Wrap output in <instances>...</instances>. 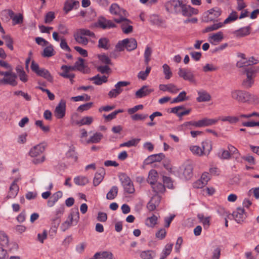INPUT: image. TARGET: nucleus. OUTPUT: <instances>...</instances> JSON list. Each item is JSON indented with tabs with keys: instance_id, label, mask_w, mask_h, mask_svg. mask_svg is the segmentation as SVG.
Masks as SVG:
<instances>
[{
	"instance_id": "69168bd1",
	"label": "nucleus",
	"mask_w": 259,
	"mask_h": 259,
	"mask_svg": "<svg viewBox=\"0 0 259 259\" xmlns=\"http://www.w3.org/2000/svg\"><path fill=\"white\" fill-rule=\"evenodd\" d=\"M13 21V25H15L17 24H21L23 21V17L22 14H19L15 15L12 19Z\"/></svg>"
},
{
	"instance_id": "37998d69",
	"label": "nucleus",
	"mask_w": 259,
	"mask_h": 259,
	"mask_svg": "<svg viewBox=\"0 0 259 259\" xmlns=\"http://www.w3.org/2000/svg\"><path fill=\"white\" fill-rule=\"evenodd\" d=\"M43 50L42 56L45 57H50L54 56L55 53L53 46L49 44Z\"/></svg>"
},
{
	"instance_id": "79ce46f5",
	"label": "nucleus",
	"mask_w": 259,
	"mask_h": 259,
	"mask_svg": "<svg viewBox=\"0 0 259 259\" xmlns=\"http://www.w3.org/2000/svg\"><path fill=\"white\" fill-rule=\"evenodd\" d=\"M158 218L157 215L153 214L146 219L145 225L149 227L153 228L157 223Z\"/></svg>"
},
{
	"instance_id": "c03bdc74",
	"label": "nucleus",
	"mask_w": 259,
	"mask_h": 259,
	"mask_svg": "<svg viewBox=\"0 0 259 259\" xmlns=\"http://www.w3.org/2000/svg\"><path fill=\"white\" fill-rule=\"evenodd\" d=\"M118 188L117 186H114L111 187L109 191L106 195V199L108 200H113L117 196Z\"/></svg>"
},
{
	"instance_id": "aec40b11",
	"label": "nucleus",
	"mask_w": 259,
	"mask_h": 259,
	"mask_svg": "<svg viewBox=\"0 0 259 259\" xmlns=\"http://www.w3.org/2000/svg\"><path fill=\"white\" fill-rule=\"evenodd\" d=\"M94 120V118L92 116H85L82 117L79 120H75L73 119V116L71 117V123L73 125L82 126L84 125H89Z\"/></svg>"
},
{
	"instance_id": "c756f323",
	"label": "nucleus",
	"mask_w": 259,
	"mask_h": 259,
	"mask_svg": "<svg viewBox=\"0 0 259 259\" xmlns=\"http://www.w3.org/2000/svg\"><path fill=\"white\" fill-rule=\"evenodd\" d=\"M62 197V193L61 191H58L54 193L52 196L48 201L47 205L49 207H53L58 200Z\"/></svg>"
},
{
	"instance_id": "7c9ffc66",
	"label": "nucleus",
	"mask_w": 259,
	"mask_h": 259,
	"mask_svg": "<svg viewBox=\"0 0 259 259\" xmlns=\"http://www.w3.org/2000/svg\"><path fill=\"white\" fill-rule=\"evenodd\" d=\"M198 97L196 100L198 102H207L210 100V95L206 91H202L198 92Z\"/></svg>"
},
{
	"instance_id": "13d9d810",
	"label": "nucleus",
	"mask_w": 259,
	"mask_h": 259,
	"mask_svg": "<svg viewBox=\"0 0 259 259\" xmlns=\"http://www.w3.org/2000/svg\"><path fill=\"white\" fill-rule=\"evenodd\" d=\"M71 67H74V70L76 69L79 71H82L84 68V59L79 58L75 63L74 66Z\"/></svg>"
},
{
	"instance_id": "e433bc0d",
	"label": "nucleus",
	"mask_w": 259,
	"mask_h": 259,
	"mask_svg": "<svg viewBox=\"0 0 259 259\" xmlns=\"http://www.w3.org/2000/svg\"><path fill=\"white\" fill-rule=\"evenodd\" d=\"M158 178L157 171L155 169H151L149 172L147 181L150 185L154 184V183H156Z\"/></svg>"
},
{
	"instance_id": "412c9836",
	"label": "nucleus",
	"mask_w": 259,
	"mask_h": 259,
	"mask_svg": "<svg viewBox=\"0 0 259 259\" xmlns=\"http://www.w3.org/2000/svg\"><path fill=\"white\" fill-rule=\"evenodd\" d=\"M161 198L159 195H155L147 204V208L150 211H154L159 205Z\"/></svg>"
},
{
	"instance_id": "6e6552de",
	"label": "nucleus",
	"mask_w": 259,
	"mask_h": 259,
	"mask_svg": "<svg viewBox=\"0 0 259 259\" xmlns=\"http://www.w3.org/2000/svg\"><path fill=\"white\" fill-rule=\"evenodd\" d=\"M119 179L125 193L133 194L135 192V190L133 183L128 176L122 173L119 175Z\"/></svg>"
},
{
	"instance_id": "9d476101",
	"label": "nucleus",
	"mask_w": 259,
	"mask_h": 259,
	"mask_svg": "<svg viewBox=\"0 0 259 259\" xmlns=\"http://www.w3.org/2000/svg\"><path fill=\"white\" fill-rule=\"evenodd\" d=\"M127 17L122 18H115L114 21L118 24H121V28L124 34H129L133 32V27L132 25V22L127 19Z\"/></svg>"
},
{
	"instance_id": "49530a36",
	"label": "nucleus",
	"mask_w": 259,
	"mask_h": 259,
	"mask_svg": "<svg viewBox=\"0 0 259 259\" xmlns=\"http://www.w3.org/2000/svg\"><path fill=\"white\" fill-rule=\"evenodd\" d=\"M189 99V97L186 96V92L185 91L181 92L178 96L174 98L172 103H180Z\"/></svg>"
},
{
	"instance_id": "bf43d9fd",
	"label": "nucleus",
	"mask_w": 259,
	"mask_h": 259,
	"mask_svg": "<svg viewBox=\"0 0 259 259\" xmlns=\"http://www.w3.org/2000/svg\"><path fill=\"white\" fill-rule=\"evenodd\" d=\"M151 68L150 66H147L145 71H141L138 73V77H139V78L143 80H145L148 76L151 71Z\"/></svg>"
},
{
	"instance_id": "603ef678",
	"label": "nucleus",
	"mask_w": 259,
	"mask_h": 259,
	"mask_svg": "<svg viewBox=\"0 0 259 259\" xmlns=\"http://www.w3.org/2000/svg\"><path fill=\"white\" fill-rule=\"evenodd\" d=\"M228 149L229 152L230 153L231 156H233L236 159H238L240 157V154L239 151L234 146H233L231 144H229L228 145Z\"/></svg>"
},
{
	"instance_id": "20e7f679",
	"label": "nucleus",
	"mask_w": 259,
	"mask_h": 259,
	"mask_svg": "<svg viewBox=\"0 0 259 259\" xmlns=\"http://www.w3.org/2000/svg\"><path fill=\"white\" fill-rule=\"evenodd\" d=\"M79 219V213L78 208L72 209L68 215L67 220L63 223L61 226V229L64 232L71 226L76 225Z\"/></svg>"
},
{
	"instance_id": "680f3d73",
	"label": "nucleus",
	"mask_w": 259,
	"mask_h": 259,
	"mask_svg": "<svg viewBox=\"0 0 259 259\" xmlns=\"http://www.w3.org/2000/svg\"><path fill=\"white\" fill-rule=\"evenodd\" d=\"M35 124L36 126L39 127L44 133H48L50 131V126L49 125H45L42 120H36L35 122Z\"/></svg>"
},
{
	"instance_id": "09e8293b",
	"label": "nucleus",
	"mask_w": 259,
	"mask_h": 259,
	"mask_svg": "<svg viewBox=\"0 0 259 259\" xmlns=\"http://www.w3.org/2000/svg\"><path fill=\"white\" fill-rule=\"evenodd\" d=\"M238 18L237 13L236 11H233L223 22L226 25L235 21Z\"/></svg>"
},
{
	"instance_id": "4c0bfd02",
	"label": "nucleus",
	"mask_w": 259,
	"mask_h": 259,
	"mask_svg": "<svg viewBox=\"0 0 259 259\" xmlns=\"http://www.w3.org/2000/svg\"><path fill=\"white\" fill-rule=\"evenodd\" d=\"M164 157L163 153L153 154L149 156L146 159L147 163H153L157 161H160Z\"/></svg>"
},
{
	"instance_id": "3c124183",
	"label": "nucleus",
	"mask_w": 259,
	"mask_h": 259,
	"mask_svg": "<svg viewBox=\"0 0 259 259\" xmlns=\"http://www.w3.org/2000/svg\"><path fill=\"white\" fill-rule=\"evenodd\" d=\"M141 139L139 138L133 139L127 142L123 143L120 145V147H131L132 146H136L140 141Z\"/></svg>"
},
{
	"instance_id": "2eb2a0df",
	"label": "nucleus",
	"mask_w": 259,
	"mask_h": 259,
	"mask_svg": "<svg viewBox=\"0 0 259 259\" xmlns=\"http://www.w3.org/2000/svg\"><path fill=\"white\" fill-rule=\"evenodd\" d=\"M47 144L41 143L32 147L29 152V155L32 157H36L40 156L45 151Z\"/></svg>"
},
{
	"instance_id": "6ab92c4d",
	"label": "nucleus",
	"mask_w": 259,
	"mask_h": 259,
	"mask_svg": "<svg viewBox=\"0 0 259 259\" xmlns=\"http://www.w3.org/2000/svg\"><path fill=\"white\" fill-rule=\"evenodd\" d=\"M103 138V135L100 132H96L88 140H81L83 144L99 143Z\"/></svg>"
},
{
	"instance_id": "bb28decb",
	"label": "nucleus",
	"mask_w": 259,
	"mask_h": 259,
	"mask_svg": "<svg viewBox=\"0 0 259 259\" xmlns=\"http://www.w3.org/2000/svg\"><path fill=\"white\" fill-rule=\"evenodd\" d=\"M139 255L142 259H154L156 256V251L153 250L141 251Z\"/></svg>"
},
{
	"instance_id": "f704fd0d",
	"label": "nucleus",
	"mask_w": 259,
	"mask_h": 259,
	"mask_svg": "<svg viewBox=\"0 0 259 259\" xmlns=\"http://www.w3.org/2000/svg\"><path fill=\"white\" fill-rule=\"evenodd\" d=\"M64 204H61L58 207H57L54 212V217L52 219V220L55 221L56 220H58L60 219V218L63 215L64 212Z\"/></svg>"
},
{
	"instance_id": "b1692460",
	"label": "nucleus",
	"mask_w": 259,
	"mask_h": 259,
	"mask_svg": "<svg viewBox=\"0 0 259 259\" xmlns=\"http://www.w3.org/2000/svg\"><path fill=\"white\" fill-rule=\"evenodd\" d=\"M79 6L78 1L75 0H66L64 3L63 10L65 14H67L69 12L71 11L74 8H77Z\"/></svg>"
},
{
	"instance_id": "f03ea898",
	"label": "nucleus",
	"mask_w": 259,
	"mask_h": 259,
	"mask_svg": "<svg viewBox=\"0 0 259 259\" xmlns=\"http://www.w3.org/2000/svg\"><path fill=\"white\" fill-rule=\"evenodd\" d=\"M192 153L197 156H208L212 150V142L206 140L201 143V147L197 145L191 146L189 148Z\"/></svg>"
},
{
	"instance_id": "5701e85b",
	"label": "nucleus",
	"mask_w": 259,
	"mask_h": 259,
	"mask_svg": "<svg viewBox=\"0 0 259 259\" xmlns=\"http://www.w3.org/2000/svg\"><path fill=\"white\" fill-rule=\"evenodd\" d=\"M154 91L153 89L150 88L147 85H143L136 92L135 95L137 98H142L149 95Z\"/></svg>"
},
{
	"instance_id": "8fccbe9b",
	"label": "nucleus",
	"mask_w": 259,
	"mask_h": 259,
	"mask_svg": "<svg viewBox=\"0 0 259 259\" xmlns=\"http://www.w3.org/2000/svg\"><path fill=\"white\" fill-rule=\"evenodd\" d=\"M74 182L77 185L84 186L89 182L88 179L84 176H78L74 179Z\"/></svg>"
},
{
	"instance_id": "ea45409f",
	"label": "nucleus",
	"mask_w": 259,
	"mask_h": 259,
	"mask_svg": "<svg viewBox=\"0 0 259 259\" xmlns=\"http://www.w3.org/2000/svg\"><path fill=\"white\" fill-rule=\"evenodd\" d=\"M173 247L172 243H167L164 246V248L160 254V259H164L168 256L171 252Z\"/></svg>"
},
{
	"instance_id": "39448f33",
	"label": "nucleus",
	"mask_w": 259,
	"mask_h": 259,
	"mask_svg": "<svg viewBox=\"0 0 259 259\" xmlns=\"http://www.w3.org/2000/svg\"><path fill=\"white\" fill-rule=\"evenodd\" d=\"M115 47L120 52L123 51L125 49L127 51H132L137 48V42L134 38H125L119 41Z\"/></svg>"
},
{
	"instance_id": "72a5a7b5",
	"label": "nucleus",
	"mask_w": 259,
	"mask_h": 259,
	"mask_svg": "<svg viewBox=\"0 0 259 259\" xmlns=\"http://www.w3.org/2000/svg\"><path fill=\"white\" fill-rule=\"evenodd\" d=\"M218 119L221 120L223 122H228L230 124H235L238 122L239 120V118L237 116H224L219 117Z\"/></svg>"
},
{
	"instance_id": "2f4dec72",
	"label": "nucleus",
	"mask_w": 259,
	"mask_h": 259,
	"mask_svg": "<svg viewBox=\"0 0 259 259\" xmlns=\"http://www.w3.org/2000/svg\"><path fill=\"white\" fill-rule=\"evenodd\" d=\"M199 121L200 127H204L215 124L219 121V119H218V118L211 119L204 118Z\"/></svg>"
},
{
	"instance_id": "6e6d98bb",
	"label": "nucleus",
	"mask_w": 259,
	"mask_h": 259,
	"mask_svg": "<svg viewBox=\"0 0 259 259\" xmlns=\"http://www.w3.org/2000/svg\"><path fill=\"white\" fill-rule=\"evenodd\" d=\"M163 72L166 79H169L171 78L172 73L169 66L167 64H164L162 66Z\"/></svg>"
},
{
	"instance_id": "a18cd8bd",
	"label": "nucleus",
	"mask_w": 259,
	"mask_h": 259,
	"mask_svg": "<svg viewBox=\"0 0 259 259\" xmlns=\"http://www.w3.org/2000/svg\"><path fill=\"white\" fill-rule=\"evenodd\" d=\"M91 80L94 81V83L96 85H101L103 83L107 81V77L103 75L100 76L99 75H96L91 78Z\"/></svg>"
},
{
	"instance_id": "393cba45",
	"label": "nucleus",
	"mask_w": 259,
	"mask_h": 259,
	"mask_svg": "<svg viewBox=\"0 0 259 259\" xmlns=\"http://www.w3.org/2000/svg\"><path fill=\"white\" fill-rule=\"evenodd\" d=\"M251 27L249 26L241 27L233 31V34L237 38L243 37L250 33Z\"/></svg>"
},
{
	"instance_id": "f3484780",
	"label": "nucleus",
	"mask_w": 259,
	"mask_h": 259,
	"mask_svg": "<svg viewBox=\"0 0 259 259\" xmlns=\"http://www.w3.org/2000/svg\"><path fill=\"white\" fill-rule=\"evenodd\" d=\"M19 180L18 178L15 179L11 184L7 196V198L13 199L17 196L19 190V186L17 185Z\"/></svg>"
},
{
	"instance_id": "f257e3e1",
	"label": "nucleus",
	"mask_w": 259,
	"mask_h": 259,
	"mask_svg": "<svg viewBox=\"0 0 259 259\" xmlns=\"http://www.w3.org/2000/svg\"><path fill=\"white\" fill-rule=\"evenodd\" d=\"M231 98L238 103L256 104L258 103L257 96L246 91L233 90L230 93Z\"/></svg>"
},
{
	"instance_id": "774afa93",
	"label": "nucleus",
	"mask_w": 259,
	"mask_h": 259,
	"mask_svg": "<svg viewBox=\"0 0 259 259\" xmlns=\"http://www.w3.org/2000/svg\"><path fill=\"white\" fill-rule=\"evenodd\" d=\"M66 157L72 159L73 161H76L77 159V156L74 150L70 149L66 153Z\"/></svg>"
},
{
	"instance_id": "864d4df0",
	"label": "nucleus",
	"mask_w": 259,
	"mask_h": 259,
	"mask_svg": "<svg viewBox=\"0 0 259 259\" xmlns=\"http://www.w3.org/2000/svg\"><path fill=\"white\" fill-rule=\"evenodd\" d=\"M130 84V82L126 81H120L115 85V90L119 95L123 91L122 87H126Z\"/></svg>"
},
{
	"instance_id": "0eeeda50",
	"label": "nucleus",
	"mask_w": 259,
	"mask_h": 259,
	"mask_svg": "<svg viewBox=\"0 0 259 259\" xmlns=\"http://www.w3.org/2000/svg\"><path fill=\"white\" fill-rule=\"evenodd\" d=\"M31 69L37 75L42 77L50 82H53V77L50 72L45 68H40L38 64L34 61L31 62Z\"/></svg>"
},
{
	"instance_id": "dca6fc26",
	"label": "nucleus",
	"mask_w": 259,
	"mask_h": 259,
	"mask_svg": "<svg viewBox=\"0 0 259 259\" xmlns=\"http://www.w3.org/2000/svg\"><path fill=\"white\" fill-rule=\"evenodd\" d=\"M66 101L61 100L54 111V115L57 119L63 118L66 113Z\"/></svg>"
},
{
	"instance_id": "052dcab7",
	"label": "nucleus",
	"mask_w": 259,
	"mask_h": 259,
	"mask_svg": "<svg viewBox=\"0 0 259 259\" xmlns=\"http://www.w3.org/2000/svg\"><path fill=\"white\" fill-rule=\"evenodd\" d=\"M152 54V49L149 46H146L144 52L145 63L146 65H148L150 60V57Z\"/></svg>"
},
{
	"instance_id": "a211bd4d",
	"label": "nucleus",
	"mask_w": 259,
	"mask_h": 259,
	"mask_svg": "<svg viewBox=\"0 0 259 259\" xmlns=\"http://www.w3.org/2000/svg\"><path fill=\"white\" fill-rule=\"evenodd\" d=\"M232 216L238 223L243 222L246 217L244 208L241 207H238L236 210L234 211Z\"/></svg>"
},
{
	"instance_id": "1a4fd4ad",
	"label": "nucleus",
	"mask_w": 259,
	"mask_h": 259,
	"mask_svg": "<svg viewBox=\"0 0 259 259\" xmlns=\"http://www.w3.org/2000/svg\"><path fill=\"white\" fill-rule=\"evenodd\" d=\"M183 0H170L164 4L166 11L171 14H179Z\"/></svg>"
},
{
	"instance_id": "58836bf2",
	"label": "nucleus",
	"mask_w": 259,
	"mask_h": 259,
	"mask_svg": "<svg viewBox=\"0 0 259 259\" xmlns=\"http://www.w3.org/2000/svg\"><path fill=\"white\" fill-rule=\"evenodd\" d=\"M9 239L7 234L3 231H0V245L7 247L9 245Z\"/></svg>"
},
{
	"instance_id": "423d86ee",
	"label": "nucleus",
	"mask_w": 259,
	"mask_h": 259,
	"mask_svg": "<svg viewBox=\"0 0 259 259\" xmlns=\"http://www.w3.org/2000/svg\"><path fill=\"white\" fill-rule=\"evenodd\" d=\"M2 76H4V77L0 78V85L8 84L15 87L18 84L17 75L12 70L5 71V73L2 74Z\"/></svg>"
},
{
	"instance_id": "4be33fe9",
	"label": "nucleus",
	"mask_w": 259,
	"mask_h": 259,
	"mask_svg": "<svg viewBox=\"0 0 259 259\" xmlns=\"http://www.w3.org/2000/svg\"><path fill=\"white\" fill-rule=\"evenodd\" d=\"M224 38V34L222 31L209 35L208 38L209 42L213 45H217Z\"/></svg>"
},
{
	"instance_id": "473e14b6",
	"label": "nucleus",
	"mask_w": 259,
	"mask_h": 259,
	"mask_svg": "<svg viewBox=\"0 0 259 259\" xmlns=\"http://www.w3.org/2000/svg\"><path fill=\"white\" fill-rule=\"evenodd\" d=\"M152 188L155 195H158L159 194L163 193L165 191V186L160 183H155L151 185Z\"/></svg>"
},
{
	"instance_id": "4468645a",
	"label": "nucleus",
	"mask_w": 259,
	"mask_h": 259,
	"mask_svg": "<svg viewBox=\"0 0 259 259\" xmlns=\"http://www.w3.org/2000/svg\"><path fill=\"white\" fill-rule=\"evenodd\" d=\"M110 13L112 15H116L119 17L118 18H122L123 17H128V14L126 11L121 8L119 5L116 3L112 4L109 9Z\"/></svg>"
},
{
	"instance_id": "a878e982",
	"label": "nucleus",
	"mask_w": 259,
	"mask_h": 259,
	"mask_svg": "<svg viewBox=\"0 0 259 259\" xmlns=\"http://www.w3.org/2000/svg\"><path fill=\"white\" fill-rule=\"evenodd\" d=\"M98 26L105 29L114 28L116 25L111 20L102 19L99 20L98 22Z\"/></svg>"
},
{
	"instance_id": "cd10ccee",
	"label": "nucleus",
	"mask_w": 259,
	"mask_h": 259,
	"mask_svg": "<svg viewBox=\"0 0 259 259\" xmlns=\"http://www.w3.org/2000/svg\"><path fill=\"white\" fill-rule=\"evenodd\" d=\"M61 69L63 70V72L60 73V75L63 77L64 78H74L75 75L73 73H70L69 72V70H74V67L71 66H68L66 65H62L61 67Z\"/></svg>"
},
{
	"instance_id": "9b49d317",
	"label": "nucleus",
	"mask_w": 259,
	"mask_h": 259,
	"mask_svg": "<svg viewBox=\"0 0 259 259\" xmlns=\"http://www.w3.org/2000/svg\"><path fill=\"white\" fill-rule=\"evenodd\" d=\"M221 10L219 8H214L205 12L203 16V20L208 22L215 21L221 14Z\"/></svg>"
},
{
	"instance_id": "c9c22d12",
	"label": "nucleus",
	"mask_w": 259,
	"mask_h": 259,
	"mask_svg": "<svg viewBox=\"0 0 259 259\" xmlns=\"http://www.w3.org/2000/svg\"><path fill=\"white\" fill-rule=\"evenodd\" d=\"M98 47L99 48L107 50L110 48V40L106 37H102L98 41Z\"/></svg>"
},
{
	"instance_id": "de8ad7c7",
	"label": "nucleus",
	"mask_w": 259,
	"mask_h": 259,
	"mask_svg": "<svg viewBox=\"0 0 259 259\" xmlns=\"http://www.w3.org/2000/svg\"><path fill=\"white\" fill-rule=\"evenodd\" d=\"M183 175L187 180L190 179L193 176V166L191 164L186 165Z\"/></svg>"
},
{
	"instance_id": "338daca9",
	"label": "nucleus",
	"mask_w": 259,
	"mask_h": 259,
	"mask_svg": "<svg viewBox=\"0 0 259 259\" xmlns=\"http://www.w3.org/2000/svg\"><path fill=\"white\" fill-rule=\"evenodd\" d=\"M163 182L167 188L171 189H174L173 182L169 177L163 176Z\"/></svg>"
},
{
	"instance_id": "c85d7f7f",
	"label": "nucleus",
	"mask_w": 259,
	"mask_h": 259,
	"mask_svg": "<svg viewBox=\"0 0 259 259\" xmlns=\"http://www.w3.org/2000/svg\"><path fill=\"white\" fill-rule=\"evenodd\" d=\"M105 174V172L104 168L100 169L99 172L95 174L93 180V184L95 186L99 185L101 183L104 178Z\"/></svg>"
},
{
	"instance_id": "4d7b16f0",
	"label": "nucleus",
	"mask_w": 259,
	"mask_h": 259,
	"mask_svg": "<svg viewBox=\"0 0 259 259\" xmlns=\"http://www.w3.org/2000/svg\"><path fill=\"white\" fill-rule=\"evenodd\" d=\"M2 38L5 40L7 47L11 51L14 50L13 40L9 35H6L2 36Z\"/></svg>"
},
{
	"instance_id": "5fc2aeb1",
	"label": "nucleus",
	"mask_w": 259,
	"mask_h": 259,
	"mask_svg": "<svg viewBox=\"0 0 259 259\" xmlns=\"http://www.w3.org/2000/svg\"><path fill=\"white\" fill-rule=\"evenodd\" d=\"M225 25L224 22H219L218 23H214L212 25L208 26L205 28V32H208L213 30H218V29L222 28Z\"/></svg>"
},
{
	"instance_id": "ddd939ff",
	"label": "nucleus",
	"mask_w": 259,
	"mask_h": 259,
	"mask_svg": "<svg viewBox=\"0 0 259 259\" xmlns=\"http://www.w3.org/2000/svg\"><path fill=\"white\" fill-rule=\"evenodd\" d=\"M178 74L179 76L185 80H188L190 82H195V76L190 69L186 68H180Z\"/></svg>"
},
{
	"instance_id": "a19ab883",
	"label": "nucleus",
	"mask_w": 259,
	"mask_h": 259,
	"mask_svg": "<svg viewBox=\"0 0 259 259\" xmlns=\"http://www.w3.org/2000/svg\"><path fill=\"white\" fill-rule=\"evenodd\" d=\"M74 37L75 40L79 44L87 45L88 43V39L85 37V36L81 34V33L77 31L75 34H74Z\"/></svg>"
},
{
	"instance_id": "e2e57ef3",
	"label": "nucleus",
	"mask_w": 259,
	"mask_h": 259,
	"mask_svg": "<svg viewBox=\"0 0 259 259\" xmlns=\"http://www.w3.org/2000/svg\"><path fill=\"white\" fill-rule=\"evenodd\" d=\"M221 254V249L219 246H217L212 251L211 259H220Z\"/></svg>"
},
{
	"instance_id": "0e129e2a",
	"label": "nucleus",
	"mask_w": 259,
	"mask_h": 259,
	"mask_svg": "<svg viewBox=\"0 0 259 259\" xmlns=\"http://www.w3.org/2000/svg\"><path fill=\"white\" fill-rule=\"evenodd\" d=\"M100 257L102 259H115L112 253L107 251L100 252Z\"/></svg>"
},
{
	"instance_id": "7ed1b4c3",
	"label": "nucleus",
	"mask_w": 259,
	"mask_h": 259,
	"mask_svg": "<svg viewBox=\"0 0 259 259\" xmlns=\"http://www.w3.org/2000/svg\"><path fill=\"white\" fill-rule=\"evenodd\" d=\"M257 72H259V67L249 66L244 68V74L246 77L242 81V84L245 88L249 89L252 86Z\"/></svg>"
},
{
	"instance_id": "f8f14e48",
	"label": "nucleus",
	"mask_w": 259,
	"mask_h": 259,
	"mask_svg": "<svg viewBox=\"0 0 259 259\" xmlns=\"http://www.w3.org/2000/svg\"><path fill=\"white\" fill-rule=\"evenodd\" d=\"M198 13V10L190 5H187L186 1L183 0L180 10V14L185 17H190Z\"/></svg>"
}]
</instances>
